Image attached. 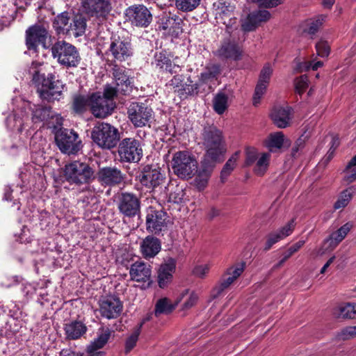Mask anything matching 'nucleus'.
Here are the masks:
<instances>
[{
	"label": "nucleus",
	"instance_id": "f257e3e1",
	"mask_svg": "<svg viewBox=\"0 0 356 356\" xmlns=\"http://www.w3.org/2000/svg\"><path fill=\"white\" fill-rule=\"evenodd\" d=\"M201 138L206 151L204 159L213 163L220 162L226 152L222 132L214 125L206 126Z\"/></svg>",
	"mask_w": 356,
	"mask_h": 356
},
{
	"label": "nucleus",
	"instance_id": "f03ea898",
	"mask_svg": "<svg viewBox=\"0 0 356 356\" xmlns=\"http://www.w3.org/2000/svg\"><path fill=\"white\" fill-rule=\"evenodd\" d=\"M52 57L62 66L76 67L81 61L77 48L65 40H58L51 47Z\"/></svg>",
	"mask_w": 356,
	"mask_h": 356
},
{
	"label": "nucleus",
	"instance_id": "7ed1b4c3",
	"mask_svg": "<svg viewBox=\"0 0 356 356\" xmlns=\"http://www.w3.org/2000/svg\"><path fill=\"white\" fill-rule=\"evenodd\" d=\"M63 176L70 184L81 186L88 184L92 180L94 171L88 163L74 161L65 164L63 168Z\"/></svg>",
	"mask_w": 356,
	"mask_h": 356
},
{
	"label": "nucleus",
	"instance_id": "20e7f679",
	"mask_svg": "<svg viewBox=\"0 0 356 356\" xmlns=\"http://www.w3.org/2000/svg\"><path fill=\"white\" fill-rule=\"evenodd\" d=\"M134 53V47L130 38L113 36L105 54L112 58L113 62L121 63L130 60Z\"/></svg>",
	"mask_w": 356,
	"mask_h": 356
},
{
	"label": "nucleus",
	"instance_id": "39448f33",
	"mask_svg": "<svg viewBox=\"0 0 356 356\" xmlns=\"http://www.w3.org/2000/svg\"><path fill=\"white\" fill-rule=\"evenodd\" d=\"M172 169L181 179H190L197 172V161L188 151H179L173 154Z\"/></svg>",
	"mask_w": 356,
	"mask_h": 356
},
{
	"label": "nucleus",
	"instance_id": "423d86ee",
	"mask_svg": "<svg viewBox=\"0 0 356 356\" xmlns=\"http://www.w3.org/2000/svg\"><path fill=\"white\" fill-rule=\"evenodd\" d=\"M91 138L97 145L105 149L115 147L120 140L118 130L104 122L99 123L93 127Z\"/></svg>",
	"mask_w": 356,
	"mask_h": 356
},
{
	"label": "nucleus",
	"instance_id": "0eeeda50",
	"mask_svg": "<svg viewBox=\"0 0 356 356\" xmlns=\"http://www.w3.org/2000/svg\"><path fill=\"white\" fill-rule=\"evenodd\" d=\"M118 90H104L92 95L91 111L92 114L100 118L111 115L115 107L113 98L117 95Z\"/></svg>",
	"mask_w": 356,
	"mask_h": 356
},
{
	"label": "nucleus",
	"instance_id": "6e6552de",
	"mask_svg": "<svg viewBox=\"0 0 356 356\" xmlns=\"http://www.w3.org/2000/svg\"><path fill=\"white\" fill-rule=\"evenodd\" d=\"M54 138L58 149L64 154H74L81 148L79 134L72 129L60 128L55 131Z\"/></svg>",
	"mask_w": 356,
	"mask_h": 356
},
{
	"label": "nucleus",
	"instance_id": "1a4fd4ad",
	"mask_svg": "<svg viewBox=\"0 0 356 356\" xmlns=\"http://www.w3.org/2000/svg\"><path fill=\"white\" fill-rule=\"evenodd\" d=\"M118 153L122 163H138L143 157V149L138 140L125 138L119 142Z\"/></svg>",
	"mask_w": 356,
	"mask_h": 356
},
{
	"label": "nucleus",
	"instance_id": "9d476101",
	"mask_svg": "<svg viewBox=\"0 0 356 356\" xmlns=\"http://www.w3.org/2000/svg\"><path fill=\"white\" fill-rule=\"evenodd\" d=\"M41 64L34 61L31 63L29 69V73L32 75V86L38 89H60L63 88L64 85L58 76L52 74H49L47 76L44 74L40 73L38 67Z\"/></svg>",
	"mask_w": 356,
	"mask_h": 356
},
{
	"label": "nucleus",
	"instance_id": "9b49d317",
	"mask_svg": "<svg viewBox=\"0 0 356 356\" xmlns=\"http://www.w3.org/2000/svg\"><path fill=\"white\" fill-rule=\"evenodd\" d=\"M127 20L131 26L147 28L152 23L153 17L150 10L143 4H135L125 10Z\"/></svg>",
	"mask_w": 356,
	"mask_h": 356
},
{
	"label": "nucleus",
	"instance_id": "f8f14e48",
	"mask_svg": "<svg viewBox=\"0 0 356 356\" xmlns=\"http://www.w3.org/2000/svg\"><path fill=\"white\" fill-rule=\"evenodd\" d=\"M118 209L124 217L134 218L140 212V199L134 193L122 192L118 196Z\"/></svg>",
	"mask_w": 356,
	"mask_h": 356
},
{
	"label": "nucleus",
	"instance_id": "ddd939ff",
	"mask_svg": "<svg viewBox=\"0 0 356 356\" xmlns=\"http://www.w3.org/2000/svg\"><path fill=\"white\" fill-rule=\"evenodd\" d=\"M128 117L135 127L147 124L153 116L152 109L143 103L131 102L128 107Z\"/></svg>",
	"mask_w": 356,
	"mask_h": 356
},
{
	"label": "nucleus",
	"instance_id": "4468645a",
	"mask_svg": "<svg viewBox=\"0 0 356 356\" xmlns=\"http://www.w3.org/2000/svg\"><path fill=\"white\" fill-rule=\"evenodd\" d=\"M245 268V262L244 261L237 263L228 268L222 274L219 283L213 288V296L214 297L220 296L241 275Z\"/></svg>",
	"mask_w": 356,
	"mask_h": 356
},
{
	"label": "nucleus",
	"instance_id": "2eb2a0df",
	"mask_svg": "<svg viewBox=\"0 0 356 356\" xmlns=\"http://www.w3.org/2000/svg\"><path fill=\"white\" fill-rule=\"evenodd\" d=\"M83 11L88 16L104 21L111 11V0H81Z\"/></svg>",
	"mask_w": 356,
	"mask_h": 356
},
{
	"label": "nucleus",
	"instance_id": "dca6fc26",
	"mask_svg": "<svg viewBox=\"0 0 356 356\" xmlns=\"http://www.w3.org/2000/svg\"><path fill=\"white\" fill-rule=\"evenodd\" d=\"M138 178L142 186L152 192L163 182L164 177L159 167L147 165L143 167Z\"/></svg>",
	"mask_w": 356,
	"mask_h": 356
},
{
	"label": "nucleus",
	"instance_id": "f3484780",
	"mask_svg": "<svg viewBox=\"0 0 356 356\" xmlns=\"http://www.w3.org/2000/svg\"><path fill=\"white\" fill-rule=\"evenodd\" d=\"M167 213L150 207L146 216V228L149 232L159 234L167 227Z\"/></svg>",
	"mask_w": 356,
	"mask_h": 356
},
{
	"label": "nucleus",
	"instance_id": "a211bd4d",
	"mask_svg": "<svg viewBox=\"0 0 356 356\" xmlns=\"http://www.w3.org/2000/svg\"><path fill=\"white\" fill-rule=\"evenodd\" d=\"M99 306L101 316L107 319L118 318L123 307L120 300L113 296L102 297L99 301Z\"/></svg>",
	"mask_w": 356,
	"mask_h": 356
},
{
	"label": "nucleus",
	"instance_id": "6ab92c4d",
	"mask_svg": "<svg viewBox=\"0 0 356 356\" xmlns=\"http://www.w3.org/2000/svg\"><path fill=\"white\" fill-rule=\"evenodd\" d=\"M48 31L43 25L35 24L26 31V44L29 49H36L39 44L47 48L46 40Z\"/></svg>",
	"mask_w": 356,
	"mask_h": 356
},
{
	"label": "nucleus",
	"instance_id": "aec40b11",
	"mask_svg": "<svg viewBox=\"0 0 356 356\" xmlns=\"http://www.w3.org/2000/svg\"><path fill=\"white\" fill-rule=\"evenodd\" d=\"M97 178L102 185L113 186L124 181V175L115 167H104L99 169Z\"/></svg>",
	"mask_w": 356,
	"mask_h": 356
},
{
	"label": "nucleus",
	"instance_id": "412c9836",
	"mask_svg": "<svg viewBox=\"0 0 356 356\" xmlns=\"http://www.w3.org/2000/svg\"><path fill=\"white\" fill-rule=\"evenodd\" d=\"M129 275L131 280L147 283V286H149L152 283L151 266L142 261H136L131 265Z\"/></svg>",
	"mask_w": 356,
	"mask_h": 356
},
{
	"label": "nucleus",
	"instance_id": "4be33fe9",
	"mask_svg": "<svg viewBox=\"0 0 356 356\" xmlns=\"http://www.w3.org/2000/svg\"><path fill=\"white\" fill-rule=\"evenodd\" d=\"M175 268L176 261L172 258H168L161 264L157 277L158 284L160 288L165 289L172 282Z\"/></svg>",
	"mask_w": 356,
	"mask_h": 356
},
{
	"label": "nucleus",
	"instance_id": "5701e85b",
	"mask_svg": "<svg viewBox=\"0 0 356 356\" xmlns=\"http://www.w3.org/2000/svg\"><path fill=\"white\" fill-rule=\"evenodd\" d=\"M270 14L268 10H256L251 12L242 23L241 27L244 31H254L261 22L268 21Z\"/></svg>",
	"mask_w": 356,
	"mask_h": 356
},
{
	"label": "nucleus",
	"instance_id": "b1692460",
	"mask_svg": "<svg viewBox=\"0 0 356 356\" xmlns=\"http://www.w3.org/2000/svg\"><path fill=\"white\" fill-rule=\"evenodd\" d=\"M140 252L145 259L154 257L161 249V243L159 239L153 236H146L140 243Z\"/></svg>",
	"mask_w": 356,
	"mask_h": 356
},
{
	"label": "nucleus",
	"instance_id": "393cba45",
	"mask_svg": "<svg viewBox=\"0 0 356 356\" xmlns=\"http://www.w3.org/2000/svg\"><path fill=\"white\" fill-rule=\"evenodd\" d=\"M188 290H183L177 297L175 303L170 302V300L167 298H163L159 299L154 309V314L156 316H159L162 314H170L171 313L179 303L181 302L184 297L187 294Z\"/></svg>",
	"mask_w": 356,
	"mask_h": 356
},
{
	"label": "nucleus",
	"instance_id": "a878e982",
	"mask_svg": "<svg viewBox=\"0 0 356 356\" xmlns=\"http://www.w3.org/2000/svg\"><path fill=\"white\" fill-rule=\"evenodd\" d=\"M241 49L238 45L229 40L224 41L217 50L216 55L223 58L237 60L241 56Z\"/></svg>",
	"mask_w": 356,
	"mask_h": 356
},
{
	"label": "nucleus",
	"instance_id": "bb28decb",
	"mask_svg": "<svg viewBox=\"0 0 356 356\" xmlns=\"http://www.w3.org/2000/svg\"><path fill=\"white\" fill-rule=\"evenodd\" d=\"M112 70L116 87H121L122 88L131 87L133 78L128 74V71L124 67L114 64Z\"/></svg>",
	"mask_w": 356,
	"mask_h": 356
},
{
	"label": "nucleus",
	"instance_id": "cd10ccee",
	"mask_svg": "<svg viewBox=\"0 0 356 356\" xmlns=\"http://www.w3.org/2000/svg\"><path fill=\"white\" fill-rule=\"evenodd\" d=\"M271 118L277 127L285 128L289 124L291 108L289 107H275L271 113Z\"/></svg>",
	"mask_w": 356,
	"mask_h": 356
},
{
	"label": "nucleus",
	"instance_id": "c85d7f7f",
	"mask_svg": "<svg viewBox=\"0 0 356 356\" xmlns=\"http://www.w3.org/2000/svg\"><path fill=\"white\" fill-rule=\"evenodd\" d=\"M152 63L159 70L169 72L170 74L177 73L179 70V66L172 64L171 60L163 51L154 54Z\"/></svg>",
	"mask_w": 356,
	"mask_h": 356
},
{
	"label": "nucleus",
	"instance_id": "c756f323",
	"mask_svg": "<svg viewBox=\"0 0 356 356\" xmlns=\"http://www.w3.org/2000/svg\"><path fill=\"white\" fill-rule=\"evenodd\" d=\"M182 19L177 15L170 14L163 17L161 26L163 30L168 31L172 35H178L181 32Z\"/></svg>",
	"mask_w": 356,
	"mask_h": 356
},
{
	"label": "nucleus",
	"instance_id": "7c9ffc66",
	"mask_svg": "<svg viewBox=\"0 0 356 356\" xmlns=\"http://www.w3.org/2000/svg\"><path fill=\"white\" fill-rule=\"evenodd\" d=\"M70 17L67 12L58 15L53 22V27L58 34H68L70 33Z\"/></svg>",
	"mask_w": 356,
	"mask_h": 356
},
{
	"label": "nucleus",
	"instance_id": "2f4dec72",
	"mask_svg": "<svg viewBox=\"0 0 356 356\" xmlns=\"http://www.w3.org/2000/svg\"><path fill=\"white\" fill-rule=\"evenodd\" d=\"M65 331L67 339L75 340L86 332L87 327L82 322L75 321L66 324Z\"/></svg>",
	"mask_w": 356,
	"mask_h": 356
},
{
	"label": "nucleus",
	"instance_id": "473e14b6",
	"mask_svg": "<svg viewBox=\"0 0 356 356\" xmlns=\"http://www.w3.org/2000/svg\"><path fill=\"white\" fill-rule=\"evenodd\" d=\"M334 315L344 319L356 318V303L346 302L339 305L334 309Z\"/></svg>",
	"mask_w": 356,
	"mask_h": 356
},
{
	"label": "nucleus",
	"instance_id": "72a5a7b5",
	"mask_svg": "<svg viewBox=\"0 0 356 356\" xmlns=\"http://www.w3.org/2000/svg\"><path fill=\"white\" fill-rule=\"evenodd\" d=\"M352 225L348 222L341 226L336 232H333L329 238L326 240V243H330V246L334 248L343 239L346 237L350 232Z\"/></svg>",
	"mask_w": 356,
	"mask_h": 356
},
{
	"label": "nucleus",
	"instance_id": "f704fd0d",
	"mask_svg": "<svg viewBox=\"0 0 356 356\" xmlns=\"http://www.w3.org/2000/svg\"><path fill=\"white\" fill-rule=\"evenodd\" d=\"M92 95L77 94L73 98V108L76 113H82L91 108Z\"/></svg>",
	"mask_w": 356,
	"mask_h": 356
},
{
	"label": "nucleus",
	"instance_id": "c9c22d12",
	"mask_svg": "<svg viewBox=\"0 0 356 356\" xmlns=\"http://www.w3.org/2000/svg\"><path fill=\"white\" fill-rule=\"evenodd\" d=\"M273 65L269 63H266L261 70L258 83L255 89H266L273 74Z\"/></svg>",
	"mask_w": 356,
	"mask_h": 356
},
{
	"label": "nucleus",
	"instance_id": "e433bc0d",
	"mask_svg": "<svg viewBox=\"0 0 356 356\" xmlns=\"http://www.w3.org/2000/svg\"><path fill=\"white\" fill-rule=\"evenodd\" d=\"M356 193V186H351L343 190L334 204L335 209L344 208L348 205L353 196Z\"/></svg>",
	"mask_w": 356,
	"mask_h": 356
},
{
	"label": "nucleus",
	"instance_id": "4c0bfd02",
	"mask_svg": "<svg viewBox=\"0 0 356 356\" xmlns=\"http://www.w3.org/2000/svg\"><path fill=\"white\" fill-rule=\"evenodd\" d=\"M70 25V33L69 34H72L75 37H79L85 33L86 21L82 15H78L74 17Z\"/></svg>",
	"mask_w": 356,
	"mask_h": 356
},
{
	"label": "nucleus",
	"instance_id": "58836bf2",
	"mask_svg": "<svg viewBox=\"0 0 356 356\" xmlns=\"http://www.w3.org/2000/svg\"><path fill=\"white\" fill-rule=\"evenodd\" d=\"M228 107V97L222 92L217 93L213 99V108L216 113L222 115Z\"/></svg>",
	"mask_w": 356,
	"mask_h": 356
},
{
	"label": "nucleus",
	"instance_id": "ea45409f",
	"mask_svg": "<svg viewBox=\"0 0 356 356\" xmlns=\"http://www.w3.org/2000/svg\"><path fill=\"white\" fill-rule=\"evenodd\" d=\"M343 172V181L351 184L356 181V154L348 161Z\"/></svg>",
	"mask_w": 356,
	"mask_h": 356
},
{
	"label": "nucleus",
	"instance_id": "a19ab883",
	"mask_svg": "<svg viewBox=\"0 0 356 356\" xmlns=\"http://www.w3.org/2000/svg\"><path fill=\"white\" fill-rule=\"evenodd\" d=\"M284 136L282 131L270 134L266 140V145L270 151L280 149L284 143Z\"/></svg>",
	"mask_w": 356,
	"mask_h": 356
},
{
	"label": "nucleus",
	"instance_id": "79ce46f5",
	"mask_svg": "<svg viewBox=\"0 0 356 356\" xmlns=\"http://www.w3.org/2000/svg\"><path fill=\"white\" fill-rule=\"evenodd\" d=\"M211 173V169L209 168H203L198 172L197 177L194 179V183L200 191L204 190L207 186Z\"/></svg>",
	"mask_w": 356,
	"mask_h": 356
},
{
	"label": "nucleus",
	"instance_id": "37998d69",
	"mask_svg": "<svg viewBox=\"0 0 356 356\" xmlns=\"http://www.w3.org/2000/svg\"><path fill=\"white\" fill-rule=\"evenodd\" d=\"M270 155L268 153H264L256 161V165L254 171L259 176L263 175L266 171L270 160Z\"/></svg>",
	"mask_w": 356,
	"mask_h": 356
},
{
	"label": "nucleus",
	"instance_id": "c03bdc74",
	"mask_svg": "<svg viewBox=\"0 0 356 356\" xmlns=\"http://www.w3.org/2000/svg\"><path fill=\"white\" fill-rule=\"evenodd\" d=\"M51 115V111L47 107H38L33 111L32 120L34 123L47 121Z\"/></svg>",
	"mask_w": 356,
	"mask_h": 356
},
{
	"label": "nucleus",
	"instance_id": "a18cd8bd",
	"mask_svg": "<svg viewBox=\"0 0 356 356\" xmlns=\"http://www.w3.org/2000/svg\"><path fill=\"white\" fill-rule=\"evenodd\" d=\"M144 324L143 322H140L137 327L134 329L131 334L127 339L125 343V353H129L136 346V342L138 339V337L140 333V330Z\"/></svg>",
	"mask_w": 356,
	"mask_h": 356
},
{
	"label": "nucleus",
	"instance_id": "49530a36",
	"mask_svg": "<svg viewBox=\"0 0 356 356\" xmlns=\"http://www.w3.org/2000/svg\"><path fill=\"white\" fill-rule=\"evenodd\" d=\"M201 0H175L177 8L182 11L188 12L195 9Z\"/></svg>",
	"mask_w": 356,
	"mask_h": 356
},
{
	"label": "nucleus",
	"instance_id": "de8ad7c7",
	"mask_svg": "<svg viewBox=\"0 0 356 356\" xmlns=\"http://www.w3.org/2000/svg\"><path fill=\"white\" fill-rule=\"evenodd\" d=\"M37 92L42 99L48 102L59 100L62 96L61 90H37Z\"/></svg>",
	"mask_w": 356,
	"mask_h": 356
},
{
	"label": "nucleus",
	"instance_id": "09e8293b",
	"mask_svg": "<svg viewBox=\"0 0 356 356\" xmlns=\"http://www.w3.org/2000/svg\"><path fill=\"white\" fill-rule=\"evenodd\" d=\"M220 73L218 65H213L208 68L206 72L201 74V81L204 83H209L216 79L217 75Z\"/></svg>",
	"mask_w": 356,
	"mask_h": 356
},
{
	"label": "nucleus",
	"instance_id": "8fccbe9b",
	"mask_svg": "<svg viewBox=\"0 0 356 356\" xmlns=\"http://www.w3.org/2000/svg\"><path fill=\"white\" fill-rule=\"evenodd\" d=\"M238 153L236 152L226 162V163L225 164V165L222 168V170H221V178L222 179H225L230 175V173L234 170V168L236 165V162L238 159Z\"/></svg>",
	"mask_w": 356,
	"mask_h": 356
},
{
	"label": "nucleus",
	"instance_id": "3c124183",
	"mask_svg": "<svg viewBox=\"0 0 356 356\" xmlns=\"http://www.w3.org/2000/svg\"><path fill=\"white\" fill-rule=\"evenodd\" d=\"M187 290V294L184 297L183 300H184V303L181 307L182 309L184 310L189 309L191 307H193L196 304L198 300V296L195 292H190L188 289Z\"/></svg>",
	"mask_w": 356,
	"mask_h": 356
},
{
	"label": "nucleus",
	"instance_id": "603ef678",
	"mask_svg": "<svg viewBox=\"0 0 356 356\" xmlns=\"http://www.w3.org/2000/svg\"><path fill=\"white\" fill-rule=\"evenodd\" d=\"M339 340H348L356 337V325L348 326L342 329L337 335Z\"/></svg>",
	"mask_w": 356,
	"mask_h": 356
},
{
	"label": "nucleus",
	"instance_id": "864d4df0",
	"mask_svg": "<svg viewBox=\"0 0 356 356\" xmlns=\"http://www.w3.org/2000/svg\"><path fill=\"white\" fill-rule=\"evenodd\" d=\"M283 239L278 231L270 233L266 237V242L264 246V250H269L272 246Z\"/></svg>",
	"mask_w": 356,
	"mask_h": 356
},
{
	"label": "nucleus",
	"instance_id": "5fc2aeb1",
	"mask_svg": "<svg viewBox=\"0 0 356 356\" xmlns=\"http://www.w3.org/2000/svg\"><path fill=\"white\" fill-rule=\"evenodd\" d=\"M283 239L278 231L270 233L266 237V242L264 246V250H269L272 246Z\"/></svg>",
	"mask_w": 356,
	"mask_h": 356
},
{
	"label": "nucleus",
	"instance_id": "6e6d98bb",
	"mask_svg": "<svg viewBox=\"0 0 356 356\" xmlns=\"http://www.w3.org/2000/svg\"><path fill=\"white\" fill-rule=\"evenodd\" d=\"M296 225V219L293 218L286 225L281 227L277 231L279 232L282 237L284 238L292 234L293 231L295 229Z\"/></svg>",
	"mask_w": 356,
	"mask_h": 356
},
{
	"label": "nucleus",
	"instance_id": "4d7b16f0",
	"mask_svg": "<svg viewBox=\"0 0 356 356\" xmlns=\"http://www.w3.org/2000/svg\"><path fill=\"white\" fill-rule=\"evenodd\" d=\"M317 54L321 57H327L330 54V48L326 41L321 40L316 44Z\"/></svg>",
	"mask_w": 356,
	"mask_h": 356
},
{
	"label": "nucleus",
	"instance_id": "13d9d810",
	"mask_svg": "<svg viewBox=\"0 0 356 356\" xmlns=\"http://www.w3.org/2000/svg\"><path fill=\"white\" fill-rule=\"evenodd\" d=\"M246 153V159H245V165H251L258 159V152L254 147H249L245 150Z\"/></svg>",
	"mask_w": 356,
	"mask_h": 356
},
{
	"label": "nucleus",
	"instance_id": "bf43d9fd",
	"mask_svg": "<svg viewBox=\"0 0 356 356\" xmlns=\"http://www.w3.org/2000/svg\"><path fill=\"white\" fill-rule=\"evenodd\" d=\"M104 344L99 341L97 339H95L93 341H92L88 346L87 347V352L88 354H95L97 353H104L103 351H99V349L103 348Z\"/></svg>",
	"mask_w": 356,
	"mask_h": 356
},
{
	"label": "nucleus",
	"instance_id": "052dcab7",
	"mask_svg": "<svg viewBox=\"0 0 356 356\" xmlns=\"http://www.w3.org/2000/svg\"><path fill=\"white\" fill-rule=\"evenodd\" d=\"M253 2L257 3L259 6L269 8L275 7L282 3L283 0H252Z\"/></svg>",
	"mask_w": 356,
	"mask_h": 356
},
{
	"label": "nucleus",
	"instance_id": "680f3d73",
	"mask_svg": "<svg viewBox=\"0 0 356 356\" xmlns=\"http://www.w3.org/2000/svg\"><path fill=\"white\" fill-rule=\"evenodd\" d=\"M209 264L198 265L194 268L193 273L195 276L202 278L209 273Z\"/></svg>",
	"mask_w": 356,
	"mask_h": 356
},
{
	"label": "nucleus",
	"instance_id": "e2e57ef3",
	"mask_svg": "<svg viewBox=\"0 0 356 356\" xmlns=\"http://www.w3.org/2000/svg\"><path fill=\"white\" fill-rule=\"evenodd\" d=\"M294 89H306L309 87V80L306 75H302L294 81Z\"/></svg>",
	"mask_w": 356,
	"mask_h": 356
},
{
	"label": "nucleus",
	"instance_id": "0e129e2a",
	"mask_svg": "<svg viewBox=\"0 0 356 356\" xmlns=\"http://www.w3.org/2000/svg\"><path fill=\"white\" fill-rule=\"evenodd\" d=\"M19 282V278L17 276L14 277H4L2 278L1 285L3 287L9 288Z\"/></svg>",
	"mask_w": 356,
	"mask_h": 356
},
{
	"label": "nucleus",
	"instance_id": "69168bd1",
	"mask_svg": "<svg viewBox=\"0 0 356 356\" xmlns=\"http://www.w3.org/2000/svg\"><path fill=\"white\" fill-rule=\"evenodd\" d=\"M305 243V241L301 240L289 248L288 250L284 252V254L286 255V257L290 258L295 252L298 251L303 246Z\"/></svg>",
	"mask_w": 356,
	"mask_h": 356
},
{
	"label": "nucleus",
	"instance_id": "338daca9",
	"mask_svg": "<svg viewBox=\"0 0 356 356\" xmlns=\"http://www.w3.org/2000/svg\"><path fill=\"white\" fill-rule=\"evenodd\" d=\"M323 19L318 18L312 21L309 24L308 33L311 35L315 34L322 25Z\"/></svg>",
	"mask_w": 356,
	"mask_h": 356
},
{
	"label": "nucleus",
	"instance_id": "774afa93",
	"mask_svg": "<svg viewBox=\"0 0 356 356\" xmlns=\"http://www.w3.org/2000/svg\"><path fill=\"white\" fill-rule=\"evenodd\" d=\"M183 194L181 191L172 192L169 194L168 202L179 204L182 201Z\"/></svg>",
	"mask_w": 356,
	"mask_h": 356
}]
</instances>
